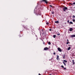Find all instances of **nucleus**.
<instances>
[{
    "label": "nucleus",
    "instance_id": "5701e85b",
    "mask_svg": "<svg viewBox=\"0 0 75 75\" xmlns=\"http://www.w3.org/2000/svg\"><path fill=\"white\" fill-rule=\"evenodd\" d=\"M73 4H75V2H73Z\"/></svg>",
    "mask_w": 75,
    "mask_h": 75
},
{
    "label": "nucleus",
    "instance_id": "6e6552de",
    "mask_svg": "<svg viewBox=\"0 0 75 75\" xmlns=\"http://www.w3.org/2000/svg\"><path fill=\"white\" fill-rule=\"evenodd\" d=\"M72 30H73V29H72V28H70L69 29L70 31H72Z\"/></svg>",
    "mask_w": 75,
    "mask_h": 75
},
{
    "label": "nucleus",
    "instance_id": "c9c22d12",
    "mask_svg": "<svg viewBox=\"0 0 75 75\" xmlns=\"http://www.w3.org/2000/svg\"><path fill=\"white\" fill-rule=\"evenodd\" d=\"M50 75H52L51 74H50Z\"/></svg>",
    "mask_w": 75,
    "mask_h": 75
},
{
    "label": "nucleus",
    "instance_id": "c85d7f7f",
    "mask_svg": "<svg viewBox=\"0 0 75 75\" xmlns=\"http://www.w3.org/2000/svg\"><path fill=\"white\" fill-rule=\"evenodd\" d=\"M50 7H52V6L51 5H50Z\"/></svg>",
    "mask_w": 75,
    "mask_h": 75
},
{
    "label": "nucleus",
    "instance_id": "dca6fc26",
    "mask_svg": "<svg viewBox=\"0 0 75 75\" xmlns=\"http://www.w3.org/2000/svg\"><path fill=\"white\" fill-rule=\"evenodd\" d=\"M75 18V16H73V18Z\"/></svg>",
    "mask_w": 75,
    "mask_h": 75
},
{
    "label": "nucleus",
    "instance_id": "0eeeda50",
    "mask_svg": "<svg viewBox=\"0 0 75 75\" xmlns=\"http://www.w3.org/2000/svg\"><path fill=\"white\" fill-rule=\"evenodd\" d=\"M48 47H46L44 48V50H48Z\"/></svg>",
    "mask_w": 75,
    "mask_h": 75
},
{
    "label": "nucleus",
    "instance_id": "f03ea898",
    "mask_svg": "<svg viewBox=\"0 0 75 75\" xmlns=\"http://www.w3.org/2000/svg\"><path fill=\"white\" fill-rule=\"evenodd\" d=\"M57 49L58 51H59V52H62V50H61V49L60 48L58 47Z\"/></svg>",
    "mask_w": 75,
    "mask_h": 75
},
{
    "label": "nucleus",
    "instance_id": "ddd939ff",
    "mask_svg": "<svg viewBox=\"0 0 75 75\" xmlns=\"http://www.w3.org/2000/svg\"><path fill=\"white\" fill-rule=\"evenodd\" d=\"M57 60H58V61H59V58H57Z\"/></svg>",
    "mask_w": 75,
    "mask_h": 75
},
{
    "label": "nucleus",
    "instance_id": "423d86ee",
    "mask_svg": "<svg viewBox=\"0 0 75 75\" xmlns=\"http://www.w3.org/2000/svg\"><path fill=\"white\" fill-rule=\"evenodd\" d=\"M63 62H64V63H65L66 62H67V61L66 60H64L63 61Z\"/></svg>",
    "mask_w": 75,
    "mask_h": 75
},
{
    "label": "nucleus",
    "instance_id": "9d476101",
    "mask_svg": "<svg viewBox=\"0 0 75 75\" xmlns=\"http://www.w3.org/2000/svg\"><path fill=\"white\" fill-rule=\"evenodd\" d=\"M71 50V47H69L67 49V50Z\"/></svg>",
    "mask_w": 75,
    "mask_h": 75
},
{
    "label": "nucleus",
    "instance_id": "bb28decb",
    "mask_svg": "<svg viewBox=\"0 0 75 75\" xmlns=\"http://www.w3.org/2000/svg\"><path fill=\"white\" fill-rule=\"evenodd\" d=\"M57 58H59V56L57 55Z\"/></svg>",
    "mask_w": 75,
    "mask_h": 75
},
{
    "label": "nucleus",
    "instance_id": "72a5a7b5",
    "mask_svg": "<svg viewBox=\"0 0 75 75\" xmlns=\"http://www.w3.org/2000/svg\"><path fill=\"white\" fill-rule=\"evenodd\" d=\"M43 44H45V43L44 42H43Z\"/></svg>",
    "mask_w": 75,
    "mask_h": 75
},
{
    "label": "nucleus",
    "instance_id": "a211bd4d",
    "mask_svg": "<svg viewBox=\"0 0 75 75\" xmlns=\"http://www.w3.org/2000/svg\"><path fill=\"white\" fill-rule=\"evenodd\" d=\"M46 24L47 25H48V24H49V23H48V22H46Z\"/></svg>",
    "mask_w": 75,
    "mask_h": 75
},
{
    "label": "nucleus",
    "instance_id": "7c9ffc66",
    "mask_svg": "<svg viewBox=\"0 0 75 75\" xmlns=\"http://www.w3.org/2000/svg\"><path fill=\"white\" fill-rule=\"evenodd\" d=\"M53 54H54V55H55V54H56L55 53V52H54Z\"/></svg>",
    "mask_w": 75,
    "mask_h": 75
},
{
    "label": "nucleus",
    "instance_id": "f704fd0d",
    "mask_svg": "<svg viewBox=\"0 0 75 75\" xmlns=\"http://www.w3.org/2000/svg\"><path fill=\"white\" fill-rule=\"evenodd\" d=\"M39 75H41V74H39Z\"/></svg>",
    "mask_w": 75,
    "mask_h": 75
},
{
    "label": "nucleus",
    "instance_id": "6ab92c4d",
    "mask_svg": "<svg viewBox=\"0 0 75 75\" xmlns=\"http://www.w3.org/2000/svg\"><path fill=\"white\" fill-rule=\"evenodd\" d=\"M65 54H64V57H63V58L64 59L65 58Z\"/></svg>",
    "mask_w": 75,
    "mask_h": 75
},
{
    "label": "nucleus",
    "instance_id": "e433bc0d",
    "mask_svg": "<svg viewBox=\"0 0 75 75\" xmlns=\"http://www.w3.org/2000/svg\"><path fill=\"white\" fill-rule=\"evenodd\" d=\"M74 8H75V6L74 7Z\"/></svg>",
    "mask_w": 75,
    "mask_h": 75
},
{
    "label": "nucleus",
    "instance_id": "39448f33",
    "mask_svg": "<svg viewBox=\"0 0 75 75\" xmlns=\"http://www.w3.org/2000/svg\"><path fill=\"white\" fill-rule=\"evenodd\" d=\"M42 1H44L45 2L46 4H47L48 3V2L47 1H46V0H42Z\"/></svg>",
    "mask_w": 75,
    "mask_h": 75
},
{
    "label": "nucleus",
    "instance_id": "aec40b11",
    "mask_svg": "<svg viewBox=\"0 0 75 75\" xmlns=\"http://www.w3.org/2000/svg\"><path fill=\"white\" fill-rule=\"evenodd\" d=\"M75 19H73V22H75Z\"/></svg>",
    "mask_w": 75,
    "mask_h": 75
},
{
    "label": "nucleus",
    "instance_id": "c756f323",
    "mask_svg": "<svg viewBox=\"0 0 75 75\" xmlns=\"http://www.w3.org/2000/svg\"><path fill=\"white\" fill-rule=\"evenodd\" d=\"M51 30H51V29H49V30H50V31H51Z\"/></svg>",
    "mask_w": 75,
    "mask_h": 75
},
{
    "label": "nucleus",
    "instance_id": "393cba45",
    "mask_svg": "<svg viewBox=\"0 0 75 75\" xmlns=\"http://www.w3.org/2000/svg\"><path fill=\"white\" fill-rule=\"evenodd\" d=\"M52 14H54V12H52Z\"/></svg>",
    "mask_w": 75,
    "mask_h": 75
},
{
    "label": "nucleus",
    "instance_id": "2f4dec72",
    "mask_svg": "<svg viewBox=\"0 0 75 75\" xmlns=\"http://www.w3.org/2000/svg\"><path fill=\"white\" fill-rule=\"evenodd\" d=\"M67 42H68V41H69L68 40V39H67Z\"/></svg>",
    "mask_w": 75,
    "mask_h": 75
},
{
    "label": "nucleus",
    "instance_id": "f257e3e1",
    "mask_svg": "<svg viewBox=\"0 0 75 75\" xmlns=\"http://www.w3.org/2000/svg\"><path fill=\"white\" fill-rule=\"evenodd\" d=\"M63 9L64 11H66V10H68V8L67 7H64L63 8Z\"/></svg>",
    "mask_w": 75,
    "mask_h": 75
},
{
    "label": "nucleus",
    "instance_id": "412c9836",
    "mask_svg": "<svg viewBox=\"0 0 75 75\" xmlns=\"http://www.w3.org/2000/svg\"><path fill=\"white\" fill-rule=\"evenodd\" d=\"M60 35V34H59V33H58L57 34V35Z\"/></svg>",
    "mask_w": 75,
    "mask_h": 75
},
{
    "label": "nucleus",
    "instance_id": "4468645a",
    "mask_svg": "<svg viewBox=\"0 0 75 75\" xmlns=\"http://www.w3.org/2000/svg\"><path fill=\"white\" fill-rule=\"evenodd\" d=\"M48 44H49V45H51V42H48Z\"/></svg>",
    "mask_w": 75,
    "mask_h": 75
},
{
    "label": "nucleus",
    "instance_id": "1a4fd4ad",
    "mask_svg": "<svg viewBox=\"0 0 75 75\" xmlns=\"http://www.w3.org/2000/svg\"><path fill=\"white\" fill-rule=\"evenodd\" d=\"M55 23H57V24H58L59 23V21H56L55 22Z\"/></svg>",
    "mask_w": 75,
    "mask_h": 75
},
{
    "label": "nucleus",
    "instance_id": "b1692460",
    "mask_svg": "<svg viewBox=\"0 0 75 75\" xmlns=\"http://www.w3.org/2000/svg\"><path fill=\"white\" fill-rule=\"evenodd\" d=\"M70 4H71V6H72V5H73V4L71 3H70Z\"/></svg>",
    "mask_w": 75,
    "mask_h": 75
},
{
    "label": "nucleus",
    "instance_id": "cd10ccee",
    "mask_svg": "<svg viewBox=\"0 0 75 75\" xmlns=\"http://www.w3.org/2000/svg\"><path fill=\"white\" fill-rule=\"evenodd\" d=\"M67 44H69V42H67Z\"/></svg>",
    "mask_w": 75,
    "mask_h": 75
},
{
    "label": "nucleus",
    "instance_id": "2eb2a0df",
    "mask_svg": "<svg viewBox=\"0 0 75 75\" xmlns=\"http://www.w3.org/2000/svg\"><path fill=\"white\" fill-rule=\"evenodd\" d=\"M63 64H64V65L65 66H66V64H65V63H64V62H63Z\"/></svg>",
    "mask_w": 75,
    "mask_h": 75
},
{
    "label": "nucleus",
    "instance_id": "20e7f679",
    "mask_svg": "<svg viewBox=\"0 0 75 75\" xmlns=\"http://www.w3.org/2000/svg\"><path fill=\"white\" fill-rule=\"evenodd\" d=\"M70 37H71V38H73V37H75V35H71L70 36Z\"/></svg>",
    "mask_w": 75,
    "mask_h": 75
},
{
    "label": "nucleus",
    "instance_id": "a878e982",
    "mask_svg": "<svg viewBox=\"0 0 75 75\" xmlns=\"http://www.w3.org/2000/svg\"><path fill=\"white\" fill-rule=\"evenodd\" d=\"M69 20H68V21H67V22L68 23H69Z\"/></svg>",
    "mask_w": 75,
    "mask_h": 75
},
{
    "label": "nucleus",
    "instance_id": "f8f14e48",
    "mask_svg": "<svg viewBox=\"0 0 75 75\" xmlns=\"http://www.w3.org/2000/svg\"><path fill=\"white\" fill-rule=\"evenodd\" d=\"M69 23L70 24H73V23L72 22H71V21Z\"/></svg>",
    "mask_w": 75,
    "mask_h": 75
},
{
    "label": "nucleus",
    "instance_id": "473e14b6",
    "mask_svg": "<svg viewBox=\"0 0 75 75\" xmlns=\"http://www.w3.org/2000/svg\"><path fill=\"white\" fill-rule=\"evenodd\" d=\"M64 69H66V68H64Z\"/></svg>",
    "mask_w": 75,
    "mask_h": 75
},
{
    "label": "nucleus",
    "instance_id": "f3484780",
    "mask_svg": "<svg viewBox=\"0 0 75 75\" xmlns=\"http://www.w3.org/2000/svg\"><path fill=\"white\" fill-rule=\"evenodd\" d=\"M56 37V35H54V36H53L54 38H55Z\"/></svg>",
    "mask_w": 75,
    "mask_h": 75
},
{
    "label": "nucleus",
    "instance_id": "4be33fe9",
    "mask_svg": "<svg viewBox=\"0 0 75 75\" xmlns=\"http://www.w3.org/2000/svg\"><path fill=\"white\" fill-rule=\"evenodd\" d=\"M61 67H62V68H64V66L63 65H62L61 66Z\"/></svg>",
    "mask_w": 75,
    "mask_h": 75
},
{
    "label": "nucleus",
    "instance_id": "9b49d317",
    "mask_svg": "<svg viewBox=\"0 0 75 75\" xmlns=\"http://www.w3.org/2000/svg\"><path fill=\"white\" fill-rule=\"evenodd\" d=\"M72 61L73 62V64L74 65V64H75V62H74V60H72Z\"/></svg>",
    "mask_w": 75,
    "mask_h": 75
},
{
    "label": "nucleus",
    "instance_id": "7ed1b4c3",
    "mask_svg": "<svg viewBox=\"0 0 75 75\" xmlns=\"http://www.w3.org/2000/svg\"><path fill=\"white\" fill-rule=\"evenodd\" d=\"M44 31V30L43 29H42V30H41L40 31V33L41 34H43V31Z\"/></svg>",
    "mask_w": 75,
    "mask_h": 75
}]
</instances>
